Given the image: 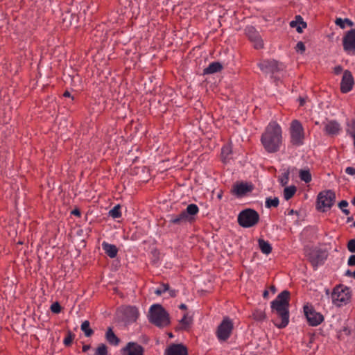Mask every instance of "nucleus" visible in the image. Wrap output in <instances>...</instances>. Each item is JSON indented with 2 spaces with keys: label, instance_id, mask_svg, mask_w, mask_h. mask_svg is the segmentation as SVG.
Returning a JSON list of instances; mask_svg holds the SVG:
<instances>
[{
  "label": "nucleus",
  "instance_id": "f257e3e1",
  "mask_svg": "<svg viewBox=\"0 0 355 355\" xmlns=\"http://www.w3.org/2000/svg\"><path fill=\"white\" fill-rule=\"evenodd\" d=\"M290 296V292L288 290H284L270 303L271 311L275 312L281 319L279 323L274 322L275 326L278 329H284L289 323Z\"/></svg>",
  "mask_w": 355,
  "mask_h": 355
},
{
  "label": "nucleus",
  "instance_id": "f03ea898",
  "mask_svg": "<svg viewBox=\"0 0 355 355\" xmlns=\"http://www.w3.org/2000/svg\"><path fill=\"white\" fill-rule=\"evenodd\" d=\"M199 211L198 205L191 203L179 214L168 215V227L171 231L177 232L180 227H184L187 223L193 224L196 220V216Z\"/></svg>",
  "mask_w": 355,
  "mask_h": 355
},
{
  "label": "nucleus",
  "instance_id": "7ed1b4c3",
  "mask_svg": "<svg viewBox=\"0 0 355 355\" xmlns=\"http://www.w3.org/2000/svg\"><path fill=\"white\" fill-rule=\"evenodd\" d=\"M148 320L157 327L163 328L170 324L169 313L159 304H153L149 309Z\"/></svg>",
  "mask_w": 355,
  "mask_h": 355
},
{
  "label": "nucleus",
  "instance_id": "20e7f679",
  "mask_svg": "<svg viewBox=\"0 0 355 355\" xmlns=\"http://www.w3.org/2000/svg\"><path fill=\"white\" fill-rule=\"evenodd\" d=\"M352 292L349 287L340 284L336 285L331 293V300L334 305L338 307L345 306L349 303Z\"/></svg>",
  "mask_w": 355,
  "mask_h": 355
},
{
  "label": "nucleus",
  "instance_id": "39448f33",
  "mask_svg": "<svg viewBox=\"0 0 355 355\" xmlns=\"http://www.w3.org/2000/svg\"><path fill=\"white\" fill-rule=\"evenodd\" d=\"M260 216L257 211L252 208H246L241 211L238 215L239 225L243 228L255 226L259 221Z\"/></svg>",
  "mask_w": 355,
  "mask_h": 355
},
{
  "label": "nucleus",
  "instance_id": "423d86ee",
  "mask_svg": "<svg viewBox=\"0 0 355 355\" xmlns=\"http://www.w3.org/2000/svg\"><path fill=\"white\" fill-rule=\"evenodd\" d=\"M336 193L333 190L328 189L320 191L316 200V209L319 211L325 212L335 204Z\"/></svg>",
  "mask_w": 355,
  "mask_h": 355
},
{
  "label": "nucleus",
  "instance_id": "0eeeda50",
  "mask_svg": "<svg viewBox=\"0 0 355 355\" xmlns=\"http://www.w3.org/2000/svg\"><path fill=\"white\" fill-rule=\"evenodd\" d=\"M261 144L268 153L279 151L282 142V135H261Z\"/></svg>",
  "mask_w": 355,
  "mask_h": 355
},
{
  "label": "nucleus",
  "instance_id": "6e6552de",
  "mask_svg": "<svg viewBox=\"0 0 355 355\" xmlns=\"http://www.w3.org/2000/svg\"><path fill=\"white\" fill-rule=\"evenodd\" d=\"M327 257V251L321 248L313 249L307 254L308 260L314 270H317L319 266L323 265Z\"/></svg>",
  "mask_w": 355,
  "mask_h": 355
},
{
  "label": "nucleus",
  "instance_id": "1a4fd4ad",
  "mask_svg": "<svg viewBox=\"0 0 355 355\" xmlns=\"http://www.w3.org/2000/svg\"><path fill=\"white\" fill-rule=\"evenodd\" d=\"M233 329L232 321L228 317H225L216 329V335L218 340L219 341L227 340L230 337Z\"/></svg>",
  "mask_w": 355,
  "mask_h": 355
},
{
  "label": "nucleus",
  "instance_id": "9d476101",
  "mask_svg": "<svg viewBox=\"0 0 355 355\" xmlns=\"http://www.w3.org/2000/svg\"><path fill=\"white\" fill-rule=\"evenodd\" d=\"M304 315L309 326L316 327L324 321V316L317 312L312 305L306 304L303 307Z\"/></svg>",
  "mask_w": 355,
  "mask_h": 355
},
{
  "label": "nucleus",
  "instance_id": "9b49d317",
  "mask_svg": "<svg viewBox=\"0 0 355 355\" xmlns=\"http://www.w3.org/2000/svg\"><path fill=\"white\" fill-rule=\"evenodd\" d=\"M123 320L128 323H133L137 321L139 316L138 309L135 306H123L119 309Z\"/></svg>",
  "mask_w": 355,
  "mask_h": 355
},
{
  "label": "nucleus",
  "instance_id": "f8f14e48",
  "mask_svg": "<svg viewBox=\"0 0 355 355\" xmlns=\"http://www.w3.org/2000/svg\"><path fill=\"white\" fill-rule=\"evenodd\" d=\"M343 46L347 54H355V28L346 32L343 37Z\"/></svg>",
  "mask_w": 355,
  "mask_h": 355
},
{
  "label": "nucleus",
  "instance_id": "ddd939ff",
  "mask_svg": "<svg viewBox=\"0 0 355 355\" xmlns=\"http://www.w3.org/2000/svg\"><path fill=\"white\" fill-rule=\"evenodd\" d=\"M254 189V186L252 183L244 182H236L231 189V193L236 196L237 198H242L248 193H250Z\"/></svg>",
  "mask_w": 355,
  "mask_h": 355
},
{
  "label": "nucleus",
  "instance_id": "4468645a",
  "mask_svg": "<svg viewBox=\"0 0 355 355\" xmlns=\"http://www.w3.org/2000/svg\"><path fill=\"white\" fill-rule=\"evenodd\" d=\"M245 33L249 40L253 43V46L256 49L263 48V41L261 39L259 32L253 26H248L245 29Z\"/></svg>",
  "mask_w": 355,
  "mask_h": 355
},
{
  "label": "nucleus",
  "instance_id": "2eb2a0df",
  "mask_svg": "<svg viewBox=\"0 0 355 355\" xmlns=\"http://www.w3.org/2000/svg\"><path fill=\"white\" fill-rule=\"evenodd\" d=\"M121 355H144V348L136 342H129L121 349Z\"/></svg>",
  "mask_w": 355,
  "mask_h": 355
},
{
  "label": "nucleus",
  "instance_id": "dca6fc26",
  "mask_svg": "<svg viewBox=\"0 0 355 355\" xmlns=\"http://www.w3.org/2000/svg\"><path fill=\"white\" fill-rule=\"evenodd\" d=\"M354 85V79L352 72L349 70L344 71L340 82V92L343 94L348 93L352 89Z\"/></svg>",
  "mask_w": 355,
  "mask_h": 355
},
{
  "label": "nucleus",
  "instance_id": "f3484780",
  "mask_svg": "<svg viewBox=\"0 0 355 355\" xmlns=\"http://www.w3.org/2000/svg\"><path fill=\"white\" fill-rule=\"evenodd\" d=\"M279 64L275 60H263L258 64L261 71L266 73H275L280 70Z\"/></svg>",
  "mask_w": 355,
  "mask_h": 355
},
{
  "label": "nucleus",
  "instance_id": "a211bd4d",
  "mask_svg": "<svg viewBox=\"0 0 355 355\" xmlns=\"http://www.w3.org/2000/svg\"><path fill=\"white\" fill-rule=\"evenodd\" d=\"M164 355H189L188 349L182 343H172L166 348Z\"/></svg>",
  "mask_w": 355,
  "mask_h": 355
},
{
  "label": "nucleus",
  "instance_id": "6ab92c4d",
  "mask_svg": "<svg viewBox=\"0 0 355 355\" xmlns=\"http://www.w3.org/2000/svg\"><path fill=\"white\" fill-rule=\"evenodd\" d=\"M106 341L112 346H118L120 343V338L114 334L112 327H109L105 332Z\"/></svg>",
  "mask_w": 355,
  "mask_h": 355
},
{
  "label": "nucleus",
  "instance_id": "aec40b11",
  "mask_svg": "<svg viewBox=\"0 0 355 355\" xmlns=\"http://www.w3.org/2000/svg\"><path fill=\"white\" fill-rule=\"evenodd\" d=\"M103 250L105 251V253L111 259L115 258L117 256L118 248L114 244L108 243L105 241H103L102 243Z\"/></svg>",
  "mask_w": 355,
  "mask_h": 355
},
{
  "label": "nucleus",
  "instance_id": "412c9836",
  "mask_svg": "<svg viewBox=\"0 0 355 355\" xmlns=\"http://www.w3.org/2000/svg\"><path fill=\"white\" fill-rule=\"evenodd\" d=\"M223 66L218 62H214L209 64V65L206 67L203 73L204 74H212L216 72H219L222 70Z\"/></svg>",
  "mask_w": 355,
  "mask_h": 355
},
{
  "label": "nucleus",
  "instance_id": "4be33fe9",
  "mask_svg": "<svg viewBox=\"0 0 355 355\" xmlns=\"http://www.w3.org/2000/svg\"><path fill=\"white\" fill-rule=\"evenodd\" d=\"M258 244L262 253L267 255L271 253L272 248L271 244L268 241H265L263 239H259L258 240Z\"/></svg>",
  "mask_w": 355,
  "mask_h": 355
},
{
  "label": "nucleus",
  "instance_id": "5701e85b",
  "mask_svg": "<svg viewBox=\"0 0 355 355\" xmlns=\"http://www.w3.org/2000/svg\"><path fill=\"white\" fill-rule=\"evenodd\" d=\"M340 130V124L336 121H329L324 128V130L327 133H338Z\"/></svg>",
  "mask_w": 355,
  "mask_h": 355
},
{
  "label": "nucleus",
  "instance_id": "b1692460",
  "mask_svg": "<svg viewBox=\"0 0 355 355\" xmlns=\"http://www.w3.org/2000/svg\"><path fill=\"white\" fill-rule=\"evenodd\" d=\"M304 128L301 122L297 119L293 120L290 125L291 133H303Z\"/></svg>",
  "mask_w": 355,
  "mask_h": 355
},
{
  "label": "nucleus",
  "instance_id": "393cba45",
  "mask_svg": "<svg viewBox=\"0 0 355 355\" xmlns=\"http://www.w3.org/2000/svg\"><path fill=\"white\" fill-rule=\"evenodd\" d=\"M252 318L255 321L263 322L266 318V314L264 310L256 309L252 313Z\"/></svg>",
  "mask_w": 355,
  "mask_h": 355
},
{
  "label": "nucleus",
  "instance_id": "a878e982",
  "mask_svg": "<svg viewBox=\"0 0 355 355\" xmlns=\"http://www.w3.org/2000/svg\"><path fill=\"white\" fill-rule=\"evenodd\" d=\"M265 133H282V128L276 121H272L266 127Z\"/></svg>",
  "mask_w": 355,
  "mask_h": 355
},
{
  "label": "nucleus",
  "instance_id": "bb28decb",
  "mask_svg": "<svg viewBox=\"0 0 355 355\" xmlns=\"http://www.w3.org/2000/svg\"><path fill=\"white\" fill-rule=\"evenodd\" d=\"M297 188L295 185L286 187L284 190V198L286 200H288L295 194Z\"/></svg>",
  "mask_w": 355,
  "mask_h": 355
},
{
  "label": "nucleus",
  "instance_id": "cd10ccee",
  "mask_svg": "<svg viewBox=\"0 0 355 355\" xmlns=\"http://www.w3.org/2000/svg\"><path fill=\"white\" fill-rule=\"evenodd\" d=\"M80 329L84 332L86 337H90L94 334V331L90 328V323L88 320L82 322Z\"/></svg>",
  "mask_w": 355,
  "mask_h": 355
},
{
  "label": "nucleus",
  "instance_id": "c85d7f7f",
  "mask_svg": "<svg viewBox=\"0 0 355 355\" xmlns=\"http://www.w3.org/2000/svg\"><path fill=\"white\" fill-rule=\"evenodd\" d=\"M299 176L301 180L305 183H309L312 180L311 173L309 169H302L300 171Z\"/></svg>",
  "mask_w": 355,
  "mask_h": 355
},
{
  "label": "nucleus",
  "instance_id": "c756f323",
  "mask_svg": "<svg viewBox=\"0 0 355 355\" xmlns=\"http://www.w3.org/2000/svg\"><path fill=\"white\" fill-rule=\"evenodd\" d=\"M304 135H291V142L293 146H300L304 144Z\"/></svg>",
  "mask_w": 355,
  "mask_h": 355
},
{
  "label": "nucleus",
  "instance_id": "7c9ffc66",
  "mask_svg": "<svg viewBox=\"0 0 355 355\" xmlns=\"http://www.w3.org/2000/svg\"><path fill=\"white\" fill-rule=\"evenodd\" d=\"M75 336L76 335L71 330H68L66 336L63 340V344L66 347L71 346L73 339L75 338Z\"/></svg>",
  "mask_w": 355,
  "mask_h": 355
},
{
  "label": "nucleus",
  "instance_id": "2f4dec72",
  "mask_svg": "<svg viewBox=\"0 0 355 355\" xmlns=\"http://www.w3.org/2000/svg\"><path fill=\"white\" fill-rule=\"evenodd\" d=\"M279 204V200L277 197L274 198H267L265 202V206L267 208L277 207Z\"/></svg>",
  "mask_w": 355,
  "mask_h": 355
},
{
  "label": "nucleus",
  "instance_id": "473e14b6",
  "mask_svg": "<svg viewBox=\"0 0 355 355\" xmlns=\"http://www.w3.org/2000/svg\"><path fill=\"white\" fill-rule=\"evenodd\" d=\"M109 215L113 218H119L121 217V206L120 205H115L110 211Z\"/></svg>",
  "mask_w": 355,
  "mask_h": 355
},
{
  "label": "nucleus",
  "instance_id": "72a5a7b5",
  "mask_svg": "<svg viewBox=\"0 0 355 355\" xmlns=\"http://www.w3.org/2000/svg\"><path fill=\"white\" fill-rule=\"evenodd\" d=\"M107 347L105 344L101 343L96 349L94 355H107Z\"/></svg>",
  "mask_w": 355,
  "mask_h": 355
},
{
  "label": "nucleus",
  "instance_id": "f704fd0d",
  "mask_svg": "<svg viewBox=\"0 0 355 355\" xmlns=\"http://www.w3.org/2000/svg\"><path fill=\"white\" fill-rule=\"evenodd\" d=\"M7 156L8 153L6 152H0V167L1 168H6L8 165Z\"/></svg>",
  "mask_w": 355,
  "mask_h": 355
},
{
  "label": "nucleus",
  "instance_id": "c9c22d12",
  "mask_svg": "<svg viewBox=\"0 0 355 355\" xmlns=\"http://www.w3.org/2000/svg\"><path fill=\"white\" fill-rule=\"evenodd\" d=\"M348 202L345 200H343L340 202H338V207L342 210L343 213L345 215L348 216L350 214V211L347 207H348Z\"/></svg>",
  "mask_w": 355,
  "mask_h": 355
},
{
  "label": "nucleus",
  "instance_id": "e433bc0d",
  "mask_svg": "<svg viewBox=\"0 0 355 355\" xmlns=\"http://www.w3.org/2000/svg\"><path fill=\"white\" fill-rule=\"evenodd\" d=\"M191 320L188 318L187 313L184 314L182 318L180 320V323L182 324V329H187L190 325Z\"/></svg>",
  "mask_w": 355,
  "mask_h": 355
},
{
  "label": "nucleus",
  "instance_id": "4c0bfd02",
  "mask_svg": "<svg viewBox=\"0 0 355 355\" xmlns=\"http://www.w3.org/2000/svg\"><path fill=\"white\" fill-rule=\"evenodd\" d=\"M168 290H169V284L162 283L161 286L155 290V293L159 296L166 292Z\"/></svg>",
  "mask_w": 355,
  "mask_h": 355
},
{
  "label": "nucleus",
  "instance_id": "58836bf2",
  "mask_svg": "<svg viewBox=\"0 0 355 355\" xmlns=\"http://www.w3.org/2000/svg\"><path fill=\"white\" fill-rule=\"evenodd\" d=\"M62 306L58 302H53L51 306L50 310L53 313L58 314L62 311Z\"/></svg>",
  "mask_w": 355,
  "mask_h": 355
},
{
  "label": "nucleus",
  "instance_id": "ea45409f",
  "mask_svg": "<svg viewBox=\"0 0 355 355\" xmlns=\"http://www.w3.org/2000/svg\"><path fill=\"white\" fill-rule=\"evenodd\" d=\"M347 132L355 133V119L348 121L347 123Z\"/></svg>",
  "mask_w": 355,
  "mask_h": 355
},
{
  "label": "nucleus",
  "instance_id": "a19ab883",
  "mask_svg": "<svg viewBox=\"0 0 355 355\" xmlns=\"http://www.w3.org/2000/svg\"><path fill=\"white\" fill-rule=\"evenodd\" d=\"M289 180V172H285L282 176L279 178V182L282 186H285L288 184Z\"/></svg>",
  "mask_w": 355,
  "mask_h": 355
},
{
  "label": "nucleus",
  "instance_id": "79ce46f5",
  "mask_svg": "<svg viewBox=\"0 0 355 355\" xmlns=\"http://www.w3.org/2000/svg\"><path fill=\"white\" fill-rule=\"evenodd\" d=\"M296 19L297 20H300V24L301 25V26H297L296 31L298 33H302V28H305L306 27V23L303 21L302 17L300 15L296 16Z\"/></svg>",
  "mask_w": 355,
  "mask_h": 355
},
{
  "label": "nucleus",
  "instance_id": "37998d69",
  "mask_svg": "<svg viewBox=\"0 0 355 355\" xmlns=\"http://www.w3.org/2000/svg\"><path fill=\"white\" fill-rule=\"evenodd\" d=\"M347 249L350 252L355 253V239L348 241Z\"/></svg>",
  "mask_w": 355,
  "mask_h": 355
},
{
  "label": "nucleus",
  "instance_id": "c03bdc74",
  "mask_svg": "<svg viewBox=\"0 0 355 355\" xmlns=\"http://www.w3.org/2000/svg\"><path fill=\"white\" fill-rule=\"evenodd\" d=\"M295 50L296 51H300L303 53L306 50L304 44L301 41L298 42L296 44Z\"/></svg>",
  "mask_w": 355,
  "mask_h": 355
},
{
  "label": "nucleus",
  "instance_id": "a18cd8bd",
  "mask_svg": "<svg viewBox=\"0 0 355 355\" xmlns=\"http://www.w3.org/2000/svg\"><path fill=\"white\" fill-rule=\"evenodd\" d=\"M335 24L342 29L345 28V19L341 18H336L335 20Z\"/></svg>",
  "mask_w": 355,
  "mask_h": 355
},
{
  "label": "nucleus",
  "instance_id": "49530a36",
  "mask_svg": "<svg viewBox=\"0 0 355 355\" xmlns=\"http://www.w3.org/2000/svg\"><path fill=\"white\" fill-rule=\"evenodd\" d=\"M347 265L349 266H355V254H352L349 257L347 261Z\"/></svg>",
  "mask_w": 355,
  "mask_h": 355
},
{
  "label": "nucleus",
  "instance_id": "de8ad7c7",
  "mask_svg": "<svg viewBox=\"0 0 355 355\" xmlns=\"http://www.w3.org/2000/svg\"><path fill=\"white\" fill-rule=\"evenodd\" d=\"M345 173L350 175H355V168L352 166H348L345 168Z\"/></svg>",
  "mask_w": 355,
  "mask_h": 355
},
{
  "label": "nucleus",
  "instance_id": "09e8293b",
  "mask_svg": "<svg viewBox=\"0 0 355 355\" xmlns=\"http://www.w3.org/2000/svg\"><path fill=\"white\" fill-rule=\"evenodd\" d=\"M340 334H344L345 336H349L351 334V330L348 327H343L340 331Z\"/></svg>",
  "mask_w": 355,
  "mask_h": 355
},
{
  "label": "nucleus",
  "instance_id": "8fccbe9b",
  "mask_svg": "<svg viewBox=\"0 0 355 355\" xmlns=\"http://www.w3.org/2000/svg\"><path fill=\"white\" fill-rule=\"evenodd\" d=\"M71 214L80 218L81 216V211L79 208L76 207L71 211Z\"/></svg>",
  "mask_w": 355,
  "mask_h": 355
},
{
  "label": "nucleus",
  "instance_id": "3c124183",
  "mask_svg": "<svg viewBox=\"0 0 355 355\" xmlns=\"http://www.w3.org/2000/svg\"><path fill=\"white\" fill-rule=\"evenodd\" d=\"M342 71H343V67L340 65L335 67L334 69V72L336 75H338V74L341 73Z\"/></svg>",
  "mask_w": 355,
  "mask_h": 355
},
{
  "label": "nucleus",
  "instance_id": "603ef678",
  "mask_svg": "<svg viewBox=\"0 0 355 355\" xmlns=\"http://www.w3.org/2000/svg\"><path fill=\"white\" fill-rule=\"evenodd\" d=\"M167 291H168L169 295L171 297H175L177 296V293L178 292L177 290L170 289V288Z\"/></svg>",
  "mask_w": 355,
  "mask_h": 355
},
{
  "label": "nucleus",
  "instance_id": "864d4df0",
  "mask_svg": "<svg viewBox=\"0 0 355 355\" xmlns=\"http://www.w3.org/2000/svg\"><path fill=\"white\" fill-rule=\"evenodd\" d=\"M346 137L352 142L353 146L355 147V135H346Z\"/></svg>",
  "mask_w": 355,
  "mask_h": 355
},
{
  "label": "nucleus",
  "instance_id": "5fc2aeb1",
  "mask_svg": "<svg viewBox=\"0 0 355 355\" xmlns=\"http://www.w3.org/2000/svg\"><path fill=\"white\" fill-rule=\"evenodd\" d=\"M131 128L134 126V129H135V132H137L139 131V128H138V126L139 125V124L137 122H132L131 123Z\"/></svg>",
  "mask_w": 355,
  "mask_h": 355
},
{
  "label": "nucleus",
  "instance_id": "6e6d98bb",
  "mask_svg": "<svg viewBox=\"0 0 355 355\" xmlns=\"http://www.w3.org/2000/svg\"><path fill=\"white\" fill-rule=\"evenodd\" d=\"M345 24H347L348 26H354V23L352 20H350L348 18H345Z\"/></svg>",
  "mask_w": 355,
  "mask_h": 355
},
{
  "label": "nucleus",
  "instance_id": "4d7b16f0",
  "mask_svg": "<svg viewBox=\"0 0 355 355\" xmlns=\"http://www.w3.org/2000/svg\"><path fill=\"white\" fill-rule=\"evenodd\" d=\"M91 348L90 345H84L83 346L82 350L83 352H87Z\"/></svg>",
  "mask_w": 355,
  "mask_h": 355
},
{
  "label": "nucleus",
  "instance_id": "13d9d810",
  "mask_svg": "<svg viewBox=\"0 0 355 355\" xmlns=\"http://www.w3.org/2000/svg\"><path fill=\"white\" fill-rule=\"evenodd\" d=\"M223 196V190H220L219 192L217 194V198L218 200H221Z\"/></svg>",
  "mask_w": 355,
  "mask_h": 355
},
{
  "label": "nucleus",
  "instance_id": "bf43d9fd",
  "mask_svg": "<svg viewBox=\"0 0 355 355\" xmlns=\"http://www.w3.org/2000/svg\"><path fill=\"white\" fill-rule=\"evenodd\" d=\"M268 295H269V292L268 290H264L263 292V298H268Z\"/></svg>",
  "mask_w": 355,
  "mask_h": 355
},
{
  "label": "nucleus",
  "instance_id": "052dcab7",
  "mask_svg": "<svg viewBox=\"0 0 355 355\" xmlns=\"http://www.w3.org/2000/svg\"><path fill=\"white\" fill-rule=\"evenodd\" d=\"M179 309H182V310H187V306L185 304H181L179 306Z\"/></svg>",
  "mask_w": 355,
  "mask_h": 355
},
{
  "label": "nucleus",
  "instance_id": "680f3d73",
  "mask_svg": "<svg viewBox=\"0 0 355 355\" xmlns=\"http://www.w3.org/2000/svg\"><path fill=\"white\" fill-rule=\"evenodd\" d=\"M299 101H300V106H303L304 105V103H305L304 99L303 98H302V97L299 98Z\"/></svg>",
  "mask_w": 355,
  "mask_h": 355
},
{
  "label": "nucleus",
  "instance_id": "e2e57ef3",
  "mask_svg": "<svg viewBox=\"0 0 355 355\" xmlns=\"http://www.w3.org/2000/svg\"><path fill=\"white\" fill-rule=\"evenodd\" d=\"M298 21H291L290 22V26L291 27H295L297 26V24Z\"/></svg>",
  "mask_w": 355,
  "mask_h": 355
},
{
  "label": "nucleus",
  "instance_id": "0e129e2a",
  "mask_svg": "<svg viewBox=\"0 0 355 355\" xmlns=\"http://www.w3.org/2000/svg\"><path fill=\"white\" fill-rule=\"evenodd\" d=\"M63 96L64 97H70L71 96V94L69 91L66 90L64 94H63Z\"/></svg>",
  "mask_w": 355,
  "mask_h": 355
},
{
  "label": "nucleus",
  "instance_id": "69168bd1",
  "mask_svg": "<svg viewBox=\"0 0 355 355\" xmlns=\"http://www.w3.org/2000/svg\"><path fill=\"white\" fill-rule=\"evenodd\" d=\"M352 272L350 270H347L345 272V275L348 276V277H352Z\"/></svg>",
  "mask_w": 355,
  "mask_h": 355
},
{
  "label": "nucleus",
  "instance_id": "338daca9",
  "mask_svg": "<svg viewBox=\"0 0 355 355\" xmlns=\"http://www.w3.org/2000/svg\"><path fill=\"white\" fill-rule=\"evenodd\" d=\"M353 220L352 216H349L347 218V223L351 222Z\"/></svg>",
  "mask_w": 355,
  "mask_h": 355
},
{
  "label": "nucleus",
  "instance_id": "774afa93",
  "mask_svg": "<svg viewBox=\"0 0 355 355\" xmlns=\"http://www.w3.org/2000/svg\"><path fill=\"white\" fill-rule=\"evenodd\" d=\"M352 204L355 206V197H354L351 201Z\"/></svg>",
  "mask_w": 355,
  "mask_h": 355
}]
</instances>
